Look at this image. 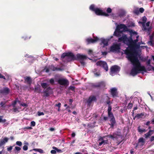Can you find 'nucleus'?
I'll return each instance as SVG.
<instances>
[{
	"label": "nucleus",
	"mask_w": 154,
	"mask_h": 154,
	"mask_svg": "<svg viewBox=\"0 0 154 154\" xmlns=\"http://www.w3.org/2000/svg\"><path fill=\"white\" fill-rule=\"evenodd\" d=\"M0 78L3 79H6L5 77L0 73Z\"/></svg>",
	"instance_id": "0e129e2a"
},
{
	"label": "nucleus",
	"mask_w": 154,
	"mask_h": 154,
	"mask_svg": "<svg viewBox=\"0 0 154 154\" xmlns=\"http://www.w3.org/2000/svg\"><path fill=\"white\" fill-rule=\"evenodd\" d=\"M68 53H63L61 55V58L63 59L65 58H66V59L67 60V57L68 56Z\"/></svg>",
	"instance_id": "2f4dec72"
},
{
	"label": "nucleus",
	"mask_w": 154,
	"mask_h": 154,
	"mask_svg": "<svg viewBox=\"0 0 154 154\" xmlns=\"http://www.w3.org/2000/svg\"><path fill=\"white\" fill-rule=\"evenodd\" d=\"M8 140V139L7 137H5L3 139H1L0 140V147H1L3 145L7 142Z\"/></svg>",
	"instance_id": "4be33fe9"
},
{
	"label": "nucleus",
	"mask_w": 154,
	"mask_h": 154,
	"mask_svg": "<svg viewBox=\"0 0 154 154\" xmlns=\"http://www.w3.org/2000/svg\"><path fill=\"white\" fill-rule=\"evenodd\" d=\"M55 106H57L60 108L61 106V103H59L58 104H56Z\"/></svg>",
	"instance_id": "e2e57ef3"
},
{
	"label": "nucleus",
	"mask_w": 154,
	"mask_h": 154,
	"mask_svg": "<svg viewBox=\"0 0 154 154\" xmlns=\"http://www.w3.org/2000/svg\"><path fill=\"white\" fill-rule=\"evenodd\" d=\"M105 82L104 81H101L92 84L91 87L100 89H103L106 86Z\"/></svg>",
	"instance_id": "20e7f679"
},
{
	"label": "nucleus",
	"mask_w": 154,
	"mask_h": 154,
	"mask_svg": "<svg viewBox=\"0 0 154 154\" xmlns=\"http://www.w3.org/2000/svg\"><path fill=\"white\" fill-rule=\"evenodd\" d=\"M150 141L151 142H152L154 141V136L151 137L150 138Z\"/></svg>",
	"instance_id": "338daca9"
},
{
	"label": "nucleus",
	"mask_w": 154,
	"mask_h": 154,
	"mask_svg": "<svg viewBox=\"0 0 154 154\" xmlns=\"http://www.w3.org/2000/svg\"><path fill=\"white\" fill-rule=\"evenodd\" d=\"M53 148L55 149L56 150V152L57 151V152H62V151L61 150L55 147H53Z\"/></svg>",
	"instance_id": "58836bf2"
},
{
	"label": "nucleus",
	"mask_w": 154,
	"mask_h": 154,
	"mask_svg": "<svg viewBox=\"0 0 154 154\" xmlns=\"http://www.w3.org/2000/svg\"><path fill=\"white\" fill-rule=\"evenodd\" d=\"M54 80L53 78L49 80V82L52 85L54 84Z\"/></svg>",
	"instance_id": "a18cd8bd"
},
{
	"label": "nucleus",
	"mask_w": 154,
	"mask_h": 154,
	"mask_svg": "<svg viewBox=\"0 0 154 154\" xmlns=\"http://www.w3.org/2000/svg\"><path fill=\"white\" fill-rule=\"evenodd\" d=\"M33 150L39 152L40 153H43V151L42 149H34Z\"/></svg>",
	"instance_id": "f704fd0d"
},
{
	"label": "nucleus",
	"mask_w": 154,
	"mask_h": 154,
	"mask_svg": "<svg viewBox=\"0 0 154 154\" xmlns=\"http://www.w3.org/2000/svg\"><path fill=\"white\" fill-rule=\"evenodd\" d=\"M12 149V146H10L9 148H7V150L8 151H11Z\"/></svg>",
	"instance_id": "774afa93"
},
{
	"label": "nucleus",
	"mask_w": 154,
	"mask_h": 154,
	"mask_svg": "<svg viewBox=\"0 0 154 154\" xmlns=\"http://www.w3.org/2000/svg\"><path fill=\"white\" fill-rule=\"evenodd\" d=\"M137 130L138 132L140 133H142L143 132H145L146 131V130L145 129H142L140 128V126H139L137 128Z\"/></svg>",
	"instance_id": "bb28decb"
},
{
	"label": "nucleus",
	"mask_w": 154,
	"mask_h": 154,
	"mask_svg": "<svg viewBox=\"0 0 154 154\" xmlns=\"http://www.w3.org/2000/svg\"><path fill=\"white\" fill-rule=\"evenodd\" d=\"M28 146L26 145H24L23 147V149L24 151L27 150L28 149Z\"/></svg>",
	"instance_id": "6e6d98bb"
},
{
	"label": "nucleus",
	"mask_w": 154,
	"mask_h": 154,
	"mask_svg": "<svg viewBox=\"0 0 154 154\" xmlns=\"http://www.w3.org/2000/svg\"><path fill=\"white\" fill-rule=\"evenodd\" d=\"M139 12L141 13H143L144 11V8H140L139 9Z\"/></svg>",
	"instance_id": "4d7b16f0"
},
{
	"label": "nucleus",
	"mask_w": 154,
	"mask_h": 154,
	"mask_svg": "<svg viewBox=\"0 0 154 154\" xmlns=\"http://www.w3.org/2000/svg\"><path fill=\"white\" fill-rule=\"evenodd\" d=\"M127 31V27L124 24L118 25L114 32L113 35L117 37H119L121 36L120 34L122 33L123 32Z\"/></svg>",
	"instance_id": "7ed1b4c3"
},
{
	"label": "nucleus",
	"mask_w": 154,
	"mask_h": 154,
	"mask_svg": "<svg viewBox=\"0 0 154 154\" xmlns=\"http://www.w3.org/2000/svg\"><path fill=\"white\" fill-rule=\"evenodd\" d=\"M129 38H128L126 35H122L121 37L119 38L118 39V41L119 42L123 41L124 43L125 42L128 43V40Z\"/></svg>",
	"instance_id": "f3484780"
},
{
	"label": "nucleus",
	"mask_w": 154,
	"mask_h": 154,
	"mask_svg": "<svg viewBox=\"0 0 154 154\" xmlns=\"http://www.w3.org/2000/svg\"><path fill=\"white\" fill-rule=\"evenodd\" d=\"M125 12L122 11V12H121L120 13V14H119V16L120 17H123V16H124V15H125Z\"/></svg>",
	"instance_id": "49530a36"
},
{
	"label": "nucleus",
	"mask_w": 154,
	"mask_h": 154,
	"mask_svg": "<svg viewBox=\"0 0 154 154\" xmlns=\"http://www.w3.org/2000/svg\"><path fill=\"white\" fill-rule=\"evenodd\" d=\"M120 135L115 132L113 133L112 134H109L106 136V137L111 138L113 140L118 139Z\"/></svg>",
	"instance_id": "2eb2a0df"
},
{
	"label": "nucleus",
	"mask_w": 154,
	"mask_h": 154,
	"mask_svg": "<svg viewBox=\"0 0 154 154\" xmlns=\"http://www.w3.org/2000/svg\"><path fill=\"white\" fill-rule=\"evenodd\" d=\"M105 136H104L103 137H100L98 141H101L103 140H104L103 138H105Z\"/></svg>",
	"instance_id": "5fc2aeb1"
},
{
	"label": "nucleus",
	"mask_w": 154,
	"mask_h": 154,
	"mask_svg": "<svg viewBox=\"0 0 154 154\" xmlns=\"http://www.w3.org/2000/svg\"><path fill=\"white\" fill-rule=\"evenodd\" d=\"M97 99L96 97L94 95L90 96L87 100V102L89 104H91L93 101H96Z\"/></svg>",
	"instance_id": "aec40b11"
},
{
	"label": "nucleus",
	"mask_w": 154,
	"mask_h": 154,
	"mask_svg": "<svg viewBox=\"0 0 154 154\" xmlns=\"http://www.w3.org/2000/svg\"><path fill=\"white\" fill-rule=\"evenodd\" d=\"M132 106H133L132 103H130L128 104V108L131 109V108Z\"/></svg>",
	"instance_id": "de8ad7c7"
},
{
	"label": "nucleus",
	"mask_w": 154,
	"mask_h": 154,
	"mask_svg": "<svg viewBox=\"0 0 154 154\" xmlns=\"http://www.w3.org/2000/svg\"><path fill=\"white\" fill-rule=\"evenodd\" d=\"M94 74L97 77L99 76L100 75V74L99 72H97L95 73H94Z\"/></svg>",
	"instance_id": "680f3d73"
},
{
	"label": "nucleus",
	"mask_w": 154,
	"mask_h": 154,
	"mask_svg": "<svg viewBox=\"0 0 154 154\" xmlns=\"http://www.w3.org/2000/svg\"><path fill=\"white\" fill-rule=\"evenodd\" d=\"M13 109V111L14 112H19V111L18 110V108L15 107H14Z\"/></svg>",
	"instance_id": "3c124183"
},
{
	"label": "nucleus",
	"mask_w": 154,
	"mask_h": 154,
	"mask_svg": "<svg viewBox=\"0 0 154 154\" xmlns=\"http://www.w3.org/2000/svg\"><path fill=\"white\" fill-rule=\"evenodd\" d=\"M41 85L44 89H45L48 86V85L46 83H43L41 84Z\"/></svg>",
	"instance_id": "473e14b6"
},
{
	"label": "nucleus",
	"mask_w": 154,
	"mask_h": 154,
	"mask_svg": "<svg viewBox=\"0 0 154 154\" xmlns=\"http://www.w3.org/2000/svg\"><path fill=\"white\" fill-rule=\"evenodd\" d=\"M10 91V90L8 88L4 87L2 89H0V94L2 95H6L9 94Z\"/></svg>",
	"instance_id": "ddd939ff"
},
{
	"label": "nucleus",
	"mask_w": 154,
	"mask_h": 154,
	"mask_svg": "<svg viewBox=\"0 0 154 154\" xmlns=\"http://www.w3.org/2000/svg\"><path fill=\"white\" fill-rule=\"evenodd\" d=\"M109 121L110 122V123H109V125H110V128H113L114 126L116 123L115 118L109 119Z\"/></svg>",
	"instance_id": "412c9836"
},
{
	"label": "nucleus",
	"mask_w": 154,
	"mask_h": 154,
	"mask_svg": "<svg viewBox=\"0 0 154 154\" xmlns=\"http://www.w3.org/2000/svg\"><path fill=\"white\" fill-rule=\"evenodd\" d=\"M120 68L117 65L112 66L110 68V72L112 73H114L119 72L120 70Z\"/></svg>",
	"instance_id": "4468645a"
},
{
	"label": "nucleus",
	"mask_w": 154,
	"mask_h": 154,
	"mask_svg": "<svg viewBox=\"0 0 154 154\" xmlns=\"http://www.w3.org/2000/svg\"><path fill=\"white\" fill-rule=\"evenodd\" d=\"M97 66H99L103 68L106 71L108 70V67L106 62L104 61L100 60L96 63Z\"/></svg>",
	"instance_id": "423d86ee"
},
{
	"label": "nucleus",
	"mask_w": 154,
	"mask_h": 154,
	"mask_svg": "<svg viewBox=\"0 0 154 154\" xmlns=\"http://www.w3.org/2000/svg\"><path fill=\"white\" fill-rule=\"evenodd\" d=\"M94 12L95 14L97 15L104 16L106 17L109 16V15L108 14L103 12L102 10L98 8H97L96 9Z\"/></svg>",
	"instance_id": "9d476101"
},
{
	"label": "nucleus",
	"mask_w": 154,
	"mask_h": 154,
	"mask_svg": "<svg viewBox=\"0 0 154 154\" xmlns=\"http://www.w3.org/2000/svg\"><path fill=\"white\" fill-rule=\"evenodd\" d=\"M20 105L23 107H27L28 106V105L25 103H21Z\"/></svg>",
	"instance_id": "864d4df0"
},
{
	"label": "nucleus",
	"mask_w": 154,
	"mask_h": 154,
	"mask_svg": "<svg viewBox=\"0 0 154 154\" xmlns=\"http://www.w3.org/2000/svg\"><path fill=\"white\" fill-rule=\"evenodd\" d=\"M127 57L133 66V68L131 69L130 73L131 75L134 76L141 71L146 72L145 67L141 65L136 55H133L131 54H129V56H127Z\"/></svg>",
	"instance_id": "f257e3e1"
},
{
	"label": "nucleus",
	"mask_w": 154,
	"mask_h": 154,
	"mask_svg": "<svg viewBox=\"0 0 154 154\" xmlns=\"http://www.w3.org/2000/svg\"><path fill=\"white\" fill-rule=\"evenodd\" d=\"M111 94L113 98L119 97V94L117 89L116 88H111L109 91Z\"/></svg>",
	"instance_id": "1a4fd4ad"
},
{
	"label": "nucleus",
	"mask_w": 154,
	"mask_h": 154,
	"mask_svg": "<svg viewBox=\"0 0 154 154\" xmlns=\"http://www.w3.org/2000/svg\"><path fill=\"white\" fill-rule=\"evenodd\" d=\"M144 116V114L141 113L140 114H137L136 115L134 118V120L135 118H137L138 119L142 118Z\"/></svg>",
	"instance_id": "a878e982"
},
{
	"label": "nucleus",
	"mask_w": 154,
	"mask_h": 154,
	"mask_svg": "<svg viewBox=\"0 0 154 154\" xmlns=\"http://www.w3.org/2000/svg\"><path fill=\"white\" fill-rule=\"evenodd\" d=\"M130 33L131 35L130 37H131V38H132L133 35H137V32L135 31H134L132 30H131L130 31Z\"/></svg>",
	"instance_id": "7c9ffc66"
},
{
	"label": "nucleus",
	"mask_w": 154,
	"mask_h": 154,
	"mask_svg": "<svg viewBox=\"0 0 154 154\" xmlns=\"http://www.w3.org/2000/svg\"><path fill=\"white\" fill-rule=\"evenodd\" d=\"M51 91V89L50 87L47 88L46 89H44L43 93L44 94L43 97H46L49 96Z\"/></svg>",
	"instance_id": "f8f14e48"
},
{
	"label": "nucleus",
	"mask_w": 154,
	"mask_h": 154,
	"mask_svg": "<svg viewBox=\"0 0 154 154\" xmlns=\"http://www.w3.org/2000/svg\"><path fill=\"white\" fill-rule=\"evenodd\" d=\"M101 42L105 46H107L108 45V41L107 40L102 39H101Z\"/></svg>",
	"instance_id": "c756f323"
},
{
	"label": "nucleus",
	"mask_w": 154,
	"mask_h": 154,
	"mask_svg": "<svg viewBox=\"0 0 154 154\" xmlns=\"http://www.w3.org/2000/svg\"><path fill=\"white\" fill-rule=\"evenodd\" d=\"M106 12H107V14L110 13L112 12V10L110 8H108L106 10Z\"/></svg>",
	"instance_id": "c03bdc74"
},
{
	"label": "nucleus",
	"mask_w": 154,
	"mask_h": 154,
	"mask_svg": "<svg viewBox=\"0 0 154 154\" xmlns=\"http://www.w3.org/2000/svg\"><path fill=\"white\" fill-rule=\"evenodd\" d=\"M138 143L139 144L140 146H143L144 145L145 143V140L144 139L141 137L138 139Z\"/></svg>",
	"instance_id": "5701e85b"
},
{
	"label": "nucleus",
	"mask_w": 154,
	"mask_h": 154,
	"mask_svg": "<svg viewBox=\"0 0 154 154\" xmlns=\"http://www.w3.org/2000/svg\"><path fill=\"white\" fill-rule=\"evenodd\" d=\"M58 83L60 85L67 86L69 85V82L66 79H60L57 81Z\"/></svg>",
	"instance_id": "0eeeda50"
},
{
	"label": "nucleus",
	"mask_w": 154,
	"mask_h": 154,
	"mask_svg": "<svg viewBox=\"0 0 154 154\" xmlns=\"http://www.w3.org/2000/svg\"><path fill=\"white\" fill-rule=\"evenodd\" d=\"M69 90H71L72 91H74L75 90V87L71 85L69 87Z\"/></svg>",
	"instance_id": "a19ab883"
},
{
	"label": "nucleus",
	"mask_w": 154,
	"mask_h": 154,
	"mask_svg": "<svg viewBox=\"0 0 154 154\" xmlns=\"http://www.w3.org/2000/svg\"><path fill=\"white\" fill-rule=\"evenodd\" d=\"M48 68L50 69V70L54 71H62L63 70V69H61L60 68H57V67H55L53 64L49 66Z\"/></svg>",
	"instance_id": "a211bd4d"
},
{
	"label": "nucleus",
	"mask_w": 154,
	"mask_h": 154,
	"mask_svg": "<svg viewBox=\"0 0 154 154\" xmlns=\"http://www.w3.org/2000/svg\"><path fill=\"white\" fill-rule=\"evenodd\" d=\"M51 152L52 154H54L56 152V150H52L51 151Z\"/></svg>",
	"instance_id": "69168bd1"
},
{
	"label": "nucleus",
	"mask_w": 154,
	"mask_h": 154,
	"mask_svg": "<svg viewBox=\"0 0 154 154\" xmlns=\"http://www.w3.org/2000/svg\"><path fill=\"white\" fill-rule=\"evenodd\" d=\"M6 102V101H1L0 103V107H2L3 108H5L6 107L5 105Z\"/></svg>",
	"instance_id": "c85d7f7f"
},
{
	"label": "nucleus",
	"mask_w": 154,
	"mask_h": 154,
	"mask_svg": "<svg viewBox=\"0 0 154 154\" xmlns=\"http://www.w3.org/2000/svg\"><path fill=\"white\" fill-rule=\"evenodd\" d=\"M120 49V45L119 44H114L112 45L110 48V51L114 52L119 51Z\"/></svg>",
	"instance_id": "6e6552de"
},
{
	"label": "nucleus",
	"mask_w": 154,
	"mask_h": 154,
	"mask_svg": "<svg viewBox=\"0 0 154 154\" xmlns=\"http://www.w3.org/2000/svg\"><path fill=\"white\" fill-rule=\"evenodd\" d=\"M139 11L138 9H136L133 11L134 13L137 15L139 14Z\"/></svg>",
	"instance_id": "79ce46f5"
},
{
	"label": "nucleus",
	"mask_w": 154,
	"mask_h": 154,
	"mask_svg": "<svg viewBox=\"0 0 154 154\" xmlns=\"http://www.w3.org/2000/svg\"><path fill=\"white\" fill-rule=\"evenodd\" d=\"M99 39L97 37H94V38H88L86 39V41L87 42V44H89L91 43H94L97 42Z\"/></svg>",
	"instance_id": "dca6fc26"
},
{
	"label": "nucleus",
	"mask_w": 154,
	"mask_h": 154,
	"mask_svg": "<svg viewBox=\"0 0 154 154\" xmlns=\"http://www.w3.org/2000/svg\"><path fill=\"white\" fill-rule=\"evenodd\" d=\"M108 94H106V96L105 97V98L106 99V103L108 105V106L109 105H111V102L110 100V98L109 96H107Z\"/></svg>",
	"instance_id": "393cba45"
},
{
	"label": "nucleus",
	"mask_w": 154,
	"mask_h": 154,
	"mask_svg": "<svg viewBox=\"0 0 154 154\" xmlns=\"http://www.w3.org/2000/svg\"><path fill=\"white\" fill-rule=\"evenodd\" d=\"M76 56H75L73 53L71 52H68L66 62H68L76 60Z\"/></svg>",
	"instance_id": "9b49d317"
},
{
	"label": "nucleus",
	"mask_w": 154,
	"mask_h": 154,
	"mask_svg": "<svg viewBox=\"0 0 154 154\" xmlns=\"http://www.w3.org/2000/svg\"><path fill=\"white\" fill-rule=\"evenodd\" d=\"M153 131H154L152 130H149L148 133L144 134L145 137L146 138H147L149 137L152 135V134L151 132Z\"/></svg>",
	"instance_id": "b1692460"
},
{
	"label": "nucleus",
	"mask_w": 154,
	"mask_h": 154,
	"mask_svg": "<svg viewBox=\"0 0 154 154\" xmlns=\"http://www.w3.org/2000/svg\"><path fill=\"white\" fill-rule=\"evenodd\" d=\"M90 9L91 11H95L96 10V9L97 8H95V6L94 5H91L90 7L89 8Z\"/></svg>",
	"instance_id": "72a5a7b5"
},
{
	"label": "nucleus",
	"mask_w": 154,
	"mask_h": 154,
	"mask_svg": "<svg viewBox=\"0 0 154 154\" xmlns=\"http://www.w3.org/2000/svg\"><path fill=\"white\" fill-rule=\"evenodd\" d=\"M108 117H109V119L115 118L112 112H108Z\"/></svg>",
	"instance_id": "e433bc0d"
},
{
	"label": "nucleus",
	"mask_w": 154,
	"mask_h": 154,
	"mask_svg": "<svg viewBox=\"0 0 154 154\" xmlns=\"http://www.w3.org/2000/svg\"><path fill=\"white\" fill-rule=\"evenodd\" d=\"M108 112H111V110H112V107L111 105H109L108 106Z\"/></svg>",
	"instance_id": "8fccbe9b"
},
{
	"label": "nucleus",
	"mask_w": 154,
	"mask_h": 154,
	"mask_svg": "<svg viewBox=\"0 0 154 154\" xmlns=\"http://www.w3.org/2000/svg\"><path fill=\"white\" fill-rule=\"evenodd\" d=\"M31 126H34L35 125V122L32 121L31 122Z\"/></svg>",
	"instance_id": "052dcab7"
},
{
	"label": "nucleus",
	"mask_w": 154,
	"mask_h": 154,
	"mask_svg": "<svg viewBox=\"0 0 154 154\" xmlns=\"http://www.w3.org/2000/svg\"><path fill=\"white\" fill-rule=\"evenodd\" d=\"M151 63V61L150 60H148L147 62V65L150 66V67H151V66H152L150 64Z\"/></svg>",
	"instance_id": "603ef678"
},
{
	"label": "nucleus",
	"mask_w": 154,
	"mask_h": 154,
	"mask_svg": "<svg viewBox=\"0 0 154 154\" xmlns=\"http://www.w3.org/2000/svg\"><path fill=\"white\" fill-rule=\"evenodd\" d=\"M17 101L16 100H14L12 102V105L13 107H15V105L17 104Z\"/></svg>",
	"instance_id": "09e8293b"
},
{
	"label": "nucleus",
	"mask_w": 154,
	"mask_h": 154,
	"mask_svg": "<svg viewBox=\"0 0 154 154\" xmlns=\"http://www.w3.org/2000/svg\"><path fill=\"white\" fill-rule=\"evenodd\" d=\"M138 41V39H136L133 40L132 38H131V37H129L128 43L130 44V48L128 49L125 51V54L127 56H129V54H131L133 55H136L135 54L136 53L135 51H134V46Z\"/></svg>",
	"instance_id": "f03ea898"
},
{
	"label": "nucleus",
	"mask_w": 154,
	"mask_h": 154,
	"mask_svg": "<svg viewBox=\"0 0 154 154\" xmlns=\"http://www.w3.org/2000/svg\"><path fill=\"white\" fill-rule=\"evenodd\" d=\"M34 92L40 93V90L39 88L38 87H35V88Z\"/></svg>",
	"instance_id": "4c0bfd02"
},
{
	"label": "nucleus",
	"mask_w": 154,
	"mask_h": 154,
	"mask_svg": "<svg viewBox=\"0 0 154 154\" xmlns=\"http://www.w3.org/2000/svg\"><path fill=\"white\" fill-rule=\"evenodd\" d=\"M15 148V149L17 151H19L21 149V148L20 147L18 146H16Z\"/></svg>",
	"instance_id": "bf43d9fd"
},
{
	"label": "nucleus",
	"mask_w": 154,
	"mask_h": 154,
	"mask_svg": "<svg viewBox=\"0 0 154 154\" xmlns=\"http://www.w3.org/2000/svg\"><path fill=\"white\" fill-rule=\"evenodd\" d=\"M143 30L145 31L147 30L148 31H149L150 30V29L149 28L147 29L145 26V25H143Z\"/></svg>",
	"instance_id": "ea45409f"
},
{
	"label": "nucleus",
	"mask_w": 154,
	"mask_h": 154,
	"mask_svg": "<svg viewBox=\"0 0 154 154\" xmlns=\"http://www.w3.org/2000/svg\"><path fill=\"white\" fill-rule=\"evenodd\" d=\"M16 144L19 146H21L22 145V143L20 141H17L16 142Z\"/></svg>",
	"instance_id": "37998d69"
},
{
	"label": "nucleus",
	"mask_w": 154,
	"mask_h": 154,
	"mask_svg": "<svg viewBox=\"0 0 154 154\" xmlns=\"http://www.w3.org/2000/svg\"><path fill=\"white\" fill-rule=\"evenodd\" d=\"M38 116H40L41 115H44V113L43 112H38Z\"/></svg>",
	"instance_id": "13d9d810"
},
{
	"label": "nucleus",
	"mask_w": 154,
	"mask_h": 154,
	"mask_svg": "<svg viewBox=\"0 0 154 154\" xmlns=\"http://www.w3.org/2000/svg\"><path fill=\"white\" fill-rule=\"evenodd\" d=\"M108 143V140H103L100 142L99 143L98 146H101L102 144L105 145V144H107Z\"/></svg>",
	"instance_id": "cd10ccee"
},
{
	"label": "nucleus",
	"mask_w": 154,
	"mask_h": 154,
	"mask_svg": "<svg viewBox=\"0 0 154 154\" xmlns=\"http://www.w3.org/2000/svg\"><path fill=\"white\" fill-rule=\"evenodd\" d=\"M87 58V56L86 55L81 54H77L76 55V60H79L82 66L85 64V62L84 61Z\"/></svg>",
	"instance_id": "39448f33"
},
{
	"label": "nucleus",
	"mask_w": 154,
	"mask_h": 154,
	"mask_svg": "<svg viewBox=\"0 0 154 154\" xmlns=\"http://www.w3.org/2000/svg\"><path fill=\"white\" fill-rule=\"evenodd\" d=\"M24 82L26 83L29 85L30 86L32 83V79L30 76H26L24 78Z\"/></svg>",
	"instance_id": "6ab92c4d"
},
{
	"label": "nucleus",
	"mask_w": 154,
	"mask_h": 154,
	"mask_svg": "<svg viewBox=\"0 0 154 154\" xmlns=\"http://www.w3.org/2000/svg\"><path fill=\"white\" fill-rule=\"evenodd\" d=\"M142 20L143 22V23L140 22V23H142L143 25H144V24L147 21V18L145 16H144L142 17Z\"/></svg>",
	"instance_id": "c9c22d12"
}]
</instances>
